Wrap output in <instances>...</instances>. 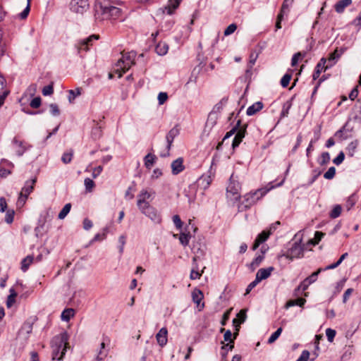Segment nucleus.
<instances>
[{"instance_id": "f257e3e1", "label": "nucleus", "mask_w": 361, "mask_h": 361, "mask_svg": "<svg viewBox=\"0 0 361 361\" xmlns=\"http://www.w3.org/2000/svg\"><path fill=\"white\" fill-rule=\"evenodd\" d=\"M121 13V10L114 6L109 0H96L94 6L95 21L116 19Z\"/></svg>"}, {"instance_id": "f03ea898", "label": "nucleus", "mask_w": 361, "mask_h": 361, "mask_svg": "<svg viewBox=\"0 0 361 361\" xmlns=\"http://www.w3.org/2000/svg\"><path fill=\"white\" fill-rule=\"evenodd\" d=\"M68 335L66 333L55 337L54 344L52 345V359L61 360L63 359L67 348Z\"/></svg>"}, {"instance_id": "7ed1b4c3", "label": "nucleus", "mask_w": 361, "mask_h": 361, "mask_svg": "<svg viewBox=\"0 0 361 361\" xmlns=\"http://www.w3.org/2000/svg\"><path fill=\"white\" fill-rule=\"evenodd\" d=\"M135 54L134 52L123 54L122 57L116 63L115 72L118 73V78H121L133 64H134V58Z\"/></svg>"}, {"instance_id": "20e7f679", "label": "nucleus", "mask_w": 361, "mask_h": 361, "mask_svg": "<svg viewBox=\"0 0 361 361\" xmlns=\"http://www.w3.org/2000/svg\"><path fill=\"white\" fill-rule=\"evenodd\" d=\"M274 186H271L269 189L261 188L255 192H250L244 196V200L242 202L244 204L245 209L250 208L251 206L255 204L258 200L264 197L267 192L273 188Z\"/></svg>"}, {"instance_id": "39448f33", "label": "nucleus", "mask_w": 361, "mask_h": 361, "mask_svg": "<svg viewBox=\"0 0 361 361\" xmlns=\"http://www.w3.org/2000/svg\"><path fill=\"white\" fill-rule=\"evenodd\" d=\"M70 11L78 15H83L90 8L89 0H70Z\"/></svg>"}, {"instance_id": "423d86ee", "label": "nucleus", "mask_w": 361, "mask_h": 361, "mask_svg": "<svg viewBox=\"0 0 361 361\" xmlns=\"http://www.w3.org/2000/svg\"><path fill=\"white\" fill-rule=\"evenodd\" d=\"M241 189L240 183L238 180V177L232 173L229 179V184L227 186V192L234 196V199L238 200L240 199V190Z\"/></svg>"}, {"instance_id": "0eeeda50", "label": "nucleus", "mask_w": 361, "mask_h": 361, "mask_svg": "<svg viewBox=\"0 0 361 361\" xmlns=\"http://www.w3.org/2000/svg\"><path fill=\"white\" fill-rule=\"evenodd\" d=\"M180 134V128L177 124L173 128H171L169 133L166 134V151L164 153H161L160 156L161 157H166L169 156L170 149L172 147L173 142L178 135Z\"/></svg>"}, {"instance_id": "6e6552de", "label": "nucleus", "mask_w": 361, "mask_h": 361, "mask_svg": "<svg viewBox=\"0 0 361 361\" xmlns=\"http://www.w3.org/2000/svg\"><path fill=\"white\" fill-rule=\"evenodd\" d=\"M140 211L149 217L152 221L157 224H159L161 221V217L157 209L151 206L150 204L147 206L139 209Z\"/></svg>"}, {"instance_id": "1a4fd4ad", "label": "nucleus", "mask_w": 361, "mask_h": 361, "mask_svg": "<svg viewBox=\"0 0 361 361\" xmlns=\"http://www.w3.org/2000/svg\"><path fill=\"white\" fill-rule=\"evenodd\" d=\"M247 123L243 125L241 124V123H240L238 130L235 133V135L232 142L233 149L237 148L243 141V139L245 137V135L247 134Z\"/></svg>"}, {"instance_id": "9d476101", "label": "nucleus", "mask_w": 361, "mask_h": 361, "mask_svg": "<svg viewBox=\"0 0 361 361\" xmlns=\"http://www.w3.org/2000/svg\"><path fill=\"white\" fill-rule=\"evenodd\" d=\"M319 272H312V274L307 278H306L300 286L295 290V295H299L300 292H303L307 289L309 286L317 281L318 274Z\"/></svg>"}, {"instance_id": "9b49d317", "label": "nucleus", "mask_w": 361, "mask_h": 361, "mask_svg": "<svg viewBox=\"0 0 361 361\" xmlns=\"http://www.w3.org/2000/svg\"><path fill=\"white\" fill-rule=\"evenodd\" d=\"M152 192H149L147 189H142L137 195V206L138 209H141L149 204L147 200L150 199Z\"/></svg>"}, {"instance_id": "f8f14e48", "label": "nucleus", "mask_w": 361, "mask_h": 361, "mask_svg": "<svg viewBox=\"0 0 361 361\" xmlns=\"http://www.w3.org/2000/svg\"><path fill=\"white\" fill-rule=\"evenodd\" d=\"M12 144L16 145V152L18 157L23 156L26 150L30 147V145L27 146V144L24 141L18 140L16 137L13 138Z\"/></svg>"}, {"instance_id": "ddd939ff", "label": "nucleus", "mask_w": 361, "mask_h": 361, "mask_svg": "<svg viewBox=\"0 0 361 361\" xmlns=\"http://www.w3.org/2000/svg\"><path fill=\"white\" fill-rule=\"evenodd\" d=\"M98 39H99V35H92L90 37L80 40L79 42V47H78L79 51L80 50H84L85 51H88L90 46L92 45V42L94 40H96Z\"/></svg>"}, {"instance_id": "4468645a", "label": "nucleus", "mask_w": 361, "mask_h": 361, "mask_svg": "<svg viewBox=\"0 0 361 361\" xmlns=\"http://www.w3.org/2000/svg\"><path fill=\"white\" fill-rule=\"evenodd\" d=\"M156 339L158 344L161 347H164L166 345L168 341V330L166 328H161L159 332L156 334Z\"/></svg>"}, {"instance_id": "2eb2a0df", "label": "nucleus", "mask_w": 361, "mask_h": 361, "mask_svg": "<svg viewBox=\"0 0 361 361\" xmlns=\"http://www.w3.org/2000/svg\"><path fill=\"white\" fill-rule=\"evenodd\" d=\"M184 169L183 159L181 157L176 159L171 163L172 173L173 175H178L182 172Z\"/></svg>"}, {"instance_id": "dca6fc26", "label": "nucleus", "mask_w": 361, "mask_h": 361, "mask_svg": "<svg viewBox=\"0 0 361 361\" xmlns=\"http://www.w3.org/2000/svg\"><path fill=\"white\" fill-rule=\"evenodd\" d=\"M203 298H204V295L201 290H200L198 289H195L192 292V301L194 302V303H195L197 305V307H199L200 310H202L204 306V303L201 304V301L202 300Z\"/></svg>"}, {"instance_id": "f3484780", "label": "nucleus", "mask_w": 361, "mask_h": 361, "mask_svg": "<svg viewBox=\"0 0 361 361\" xmlns=\"http://www.w3.org/2000/svg\"><path fill=\"white\" fill-rule=\"evenodd\" d=\"M327 60L326 58L322 57L319 63L317 64L313 75H312V79L313 80H316L319 78V75L322 71H324L325 64L326 63Z\"/></svg>"}, {"instance_id": "a211bd4d", "label": "nucleus", "mask_w": 361, "mask_h": 361, "mask_svg": "<svg viewBox=\"0 0 361 361\" xmlns=\"http://www.w3.org/2000/svg\"><path fill=\"white\" fill-rule=\"evenodd\" d=\"M212 181L211 175H202L197 180V185L198 187L206 190Z\"/></svg>"}, {"instance_id": "6ab92c4d", "label": "nucleus", "mask_w": 361, "mask_h": 361, "mask_svg": "<svg viewBox=\"0 0 361 361\" xmlns=\"http://www.w3.org/2000/svg\"><path fill=\"white\" fill-rule=\"evenodd\" d=\"M6 80L4 76L0 75V106L3 104L4 101L8 94V91L6 89Z\"/></svg>"}, {"instance_id": "aec40b11", "label": "nucleus", "mask_w": 361, "mask_h": 361, "mask_svg": "<svg viewBox=\"0 0 361 361\" xmlns=\"http://www.w3.org/2000/svg\"><path fill=\"white\" fill-rule=\"evenodd\" d=\"M37 182V177L32 178L30 180H27L25 183L24 187L22 188V191L23 195L28 196L33 190L34 185Z\"/></svg>"}, {"instance_id": "412c9836", "label": "nucleus", "mask_w": 361, "mask_h": 361, "mask_svg": "<svg viewBox=\"0 0 361 361\" xmlns=\"http://www.w3.org/2000/svg\"><path fill=\"white\" fill-rule=\"evenodd\" d=\"M303 254V249L301 247V245L298 243H295L293 247L289 250V255L291 257H300V256H302Z\"/></svg>"}, {"instance_id": "4be33fe9", "label": "nucleus", "mask_w": 361, "mask_h": 361, "mask_svg": "<svg viewBox=\"0 0 361 361\" xmlns=\"http://www.w3.org/2000/svg\"><path fill=\"white\" fill-rule=\"evenodd\" d=\"M263 106L264 104L262 102H257L247 108L246 114L247 116H252L255 114L257 112L262 110Z\"/></svg>"}, {"instance_id": "5701e85b", "label": "nucleus", "mask_w": 361, "mask_h": 361, "mask_svg": "<svg viewBox=\"0 0 361 361\" xmlns=\"http://www.w3.org/2000/svg\"><path fill=\"white\" fill-rule=\"evenodd\" d=\"M352 4V0H340L334 6L335 10L337 13H341L344 11L345 8Z\"/></svg>"}, {"instance_id": "b1692460", "label": "nucleus", "mask_w": 361, "mask_h": 361, "mask_svg": "<svg viewBox=\"0 0 361 361\" xmlns=\"http://www.w3.org/2000/svg\"><path fill=\"white\" fill-rule=\"evenodd\" d=\"M348 256V253L345 252L344 254H343L341 257L337 260V262L333 263V264H331L328 266H326V267L324 268H319L317 269L316 271H326V270H329V269H335L336 267H337L339 264H341V262L346 258V257Z\"/></svg>"}, {"instance_id": "393cba45", "label": "nucleus", "mask_w": 361, "mask_h": 361, "mask_svg": "<svg viewBox=\"0 0 361 361\" xmlns=\"http://www.w3.org/2000/svg\"><path fill=\"white\" fill-rule=\"evenodd\" d=\"M169 46L165 42H159L155 47V51L159 56H164L167 54Z\"/></svg>"}, {"instance_id": "a878e982", "label": "nucleus", "mask_w": 361, "mask_h": 361, "mask_svg": "<svg viewBox=\"0 0 361 361\" xmlns=\"http://www.w3.org/2000/svg\"><path fill=\"white\" fill-rule=\"evenodd\" d=\"M305 302L306 300L302 298H299L296 300H290L286 302V308H289L295 305L303 307Z\"/></svg>"}, {"instance_id": "bb28decb", "label": "nucleus", "mask_w": 361, "mask_h": 361, "mask_svg": "<svg viewBox=\"0 0 361 361\" xmlns=\"http://www.w3.org/2000/svg\"><path fill=\"white\" fill-rule=\"evenodd\" d=\"M157 159V157L154 154L151 153L147 154L144 158L145 166L147 169H151V167L155 163Z\"/></svg>"}, {"instance_id": "cd10ccee", "label": "nucleus", "mask_w": 361, "mask_h": 361, "mask_svg": "<svg viewBox=\"0 0 361 361\" xmlns=\"http://www.w3.org/2000/svg\"><path fill=\"white\" fill-rule=\"evenodd\" d=\"M75 315V310L72 308L65 309L61 315L63 321L68 322Z\"/></svg>"}, {"instance_id": "c85d7f7f", "label": "nucleus", "mask_w": 361, "mask_h": 361, "mask_svg": "<svg viewBox=\"0 0 361 361\" xmlns=\"http://www.w3.org/2000/svg\"><path fill=\"white\" fill-rule=\"evenodd\" d=\"M264 259V252H262L260 255L257 256L253 261L248 265V267L254 271L255 269H257L259 265L261 264L262 260Z\"/></svg>"}, {"instance_id": "c756f323", "label": "nucleus", "mask_w": 361, "mask_h": 361, "mask_svg": "<svg viewBox=\"0 0 361 361\" xmlns=\"http://www.w3.org/2000/svg\"><path fill=\"white\" fill-rule=\"evenodd\" d=\"M288 11H289V8L283 9V6H281V8L279 13L277 16V20H276V25H275L276 30L281 28V21L283 19L284 15L287 14V13Z\"/></svg>"}, {"instance_id": "7c9ffc66", "label": "nucleus", "mask_w": 361, "mask_h": 361, "mask_svg": "<svg viewBox=\"0 0 361 361\" xmlns=\"http://www.w3.org/2000/svg\"><path fill=\"white\" fill-rule=\"evenodd\" d=\"M73 153L74 152L72 149L65 152L61 157L62 162L65 164L71 163L73 157Z\"/></svg>"}, {"instance_id": "2f4dec72", "label": "nucleus", "mask_w": 361, "mask_h": 361, "mask_svg": "<svg viewBox=\"0 0 361 361\" xmlns=\"http://www.w3.org/2000/svg\"><path fill=\"white\" fill-rule=\"evenodd\" d=\"M292 99H293L288 100L283 104L282 111L281 112V117L288 116L289 110L292 106Z\"/></svg>"}, {"instance_id": "473e14b6", "label": "nucleus", "mask_w": 361, "mask_h": 361, "mask_svg": "<svg viewBox=\"0 0 361 361\" xmlns=\"http://www.w3.org/2000/svg\"><path fill=\"white\" fill-rule=\"evenodd\" d=\"M330 161V154L328 152L322 153L320 157L318 159V163L320 166L326 165Z\"/></svg>"}, {"instance_id": "72a5a7b5", "label": "nucleus", "mask_w": 361, "mask_h": 361, "mask_svg": "<svg viewBox=\"0 0 361 361\" xmlns=\"http://www.w3.org/2000/svg\"><path fill=\"white\" fill-rule=\"evenodd\" d=\"M224 99H221L219 103H217L213 108V110L209 113L208 116V122L212 117L216 114V112L220 111L223 108V102Z\"/></svg>"}, {"instance_id": "f704fd0d", "label": "nucleus", "mask_w": 361, "mask_h": 361, "mask_svg": "<svg viewBox=\"0 0 361 361\" xmlns=\"http://www.w3.org/2000/svg\"><path fill=\"white\" fill-rule=\"evenodd\" d=\"M342 212V207L340 204L334 205V208L329 213V216L331 219H336L338 217Z\"/></svg>"}, {"instance_id": "c9c22d12", "label": "nucleus", "mask_w": 361, "mask_h": 361, "mask_svg": "<svg viewBox=\"0 0 361 361\" xmlns=\"http://www.w3.org/2000/svg\"><path fill=\"white\" fill-rule=\"evenodd\" d=\"M71 209V204L67 203L64 205V207L62 208L61 212L59 214L58 218L59 219H63L67 214L70 212Z\"/></svg>"}, {"instance_id": "e433bc0d", "label": "nucleus", "mask_w": 361, "mask_h": 361, "mask_svg": "<svg viewBox=\"0 0 361 361\" xmlns=\"http://www.w3.org/2000/svg\"><path fill=\"white\" fill-rule=\"evenodd\" d=\"M109 231V228L107 227L104 228L102 233H97L94 237L90 241V243H92L96 241L102 240L106 238V233Z\"/></svg>"}, {"instance_id": "4c0bfd02", "label": "nucleus", "mask_w": 361, "mask_h": 361, "mask_svg": "<svg viewBox=\"0 0 361 361\" xmlns=\"http://www.w3.org/2000/svg\"><path fill=\"white\" fill-rule=\"evenodd\" d=\"M240 123V119L237 121L236 124L228 132L226 133L223 138V142H224L226 140L228 139L230 137H231L235 133V132L238 130V128Z\"/></svg>"}, {"instance_id": "58836bf2", "label": "nucleus", "mask_w": 361, "mask_h": 361, "mask_svg": "<svg viewBox=\"0 0 361 361\" xmlns=\"http://www.w3.org/2000/svg\"><path fill=\"white\" fill-rule=\"evenodd\" d=\"M33 262V257L28 255L21 261V269L26 270Z\"/></svg>"}, {"instance_id": "ea45409f", "label": "nucleus", "mask_w": 361, "mask_h": 361, "mask_svg": "<svg viewBox=\"0 0 361 361\" xmlns=\"http://www.w3.org/2000/svg\"><path fill=\"white\" fill-rule=\"evenodd\" d=\"M190 238H191V235L190 234V232H188V233H180V236H179L180 243L183 246H186L188 245L189 240Z\"/></svg>"}, {"instance_id": "a19ab883", "label": "nucleus", "mask_w": 361, "mask_h": 361, "mask_svg": "<svg viewBox=\"0 0 361 361\" xmlns=\"http://www.w3.org/2000/svg\"><path fill=\"white\" fill-rule=\"evenodd\" d=\"M357 144H358V142L357 140L352 141L350 143L348 144L346 149L348 151V154L350 157H353L355 149L357 147Z\"/></svg>"}, {"instance_id": "79ce46f5", "label": "nucleus", "mask_w": 361, "mask_h": 361, "mask_svg": "<svg viewBox=\"0 0 361 361\" xmlns=\"http://www.w3.org/2000/svg\"><path fill=\"white\" fill-rule=\"evenodd\" d=\"M68 101L71 103L77 96H79L81 94V89L76 88L75 90H70L68 91Z\"/></svg>"}, {"instance_id": "37998d69", "label": "nucleus", "mask_w": 361, "mask_h": 361, "mask_svg": "<svg viewBox=\"0 0 361 361\" xmlns=\"http://www.w3.org/2000/svg\"><path fill=\"white\" fill-rule=\"evenodd\" d=\"M271 272H257L255 281L258 284L264 279H267L271 276Z\"/></svg>"}, {"instance_id": "c03bdc74", "label": "nucleus", "mask_w": 361, "mask_h": 361, "mask_svg": "<svg viewBox=\"0 0 361 361\" xmlns=\"http://www.w3.org/2000/svg\"><path fill=\"white\" fill-rule=\"evenodd\" d=\"M178 5L179 1L178 0L170 1V4L167 7H166L167 9V13L171 15L173 12V10H175L178 6Z\"/></svg>"}, {"instance_id": "a18cd8bd", "label": "nucleus", "mask_w": 361, "mask_h": 361, "mask_svg": "<svg viewBox=\"0 0 361 361\" xmlns=\"http://www.w3.org/2000/svg\"><path fill=\"white\" fill-rule=\"evenodd\" d=\"M84 184H85V190L87 192H92L93 188L95 187V183L94 182L89 178H86L84 180Z\"/></svg>"}, {"instance_id": "49530a36", "label": "nucleus", "mask_w": 361, "mask_h": 361, "mask_svg": "<svg viewBox=\"0 0 361 361\" xmlns=\"http://www.w3.org/2000/svg\"><path fill=\"white\" fill-rule=\"evenodd\" d=\"M283 329L281 327H279L274 333H273L269 338L268 339V343H273L275 342L278 338L280 336Z\"/></svg>"}, {"instance_id": "de8ad7c7", "label": "nucleus", "mask_w": 361, "mask_h": 361, "mask_svg": "<svg viewBox=\"0 0 361 361\" xmlns=\"http://www.w3.org/2000/svg\"><path fill=\"white\" fill-rule=\"evenodd\" d=\"M100 350L98 353L96 357L97 361H102L104 358L106 357L107 355V353H104L102 351V350L105 348V343L104 341L100 344Z\"/></svg>"}, {"instance_id": "09e8293b", "label": "nucleus", "mask_w": 361, "mask_h": 361, "mask_svg": "<svg viewBox=\"0 0 361 361\" xmlns=\"http://www.w3.org/2000/svg\"><path fill=\"white\" fill-rule=\"evenodd\" d=\"M336 174V169L334 166L330 167L328 171L324 174V178L327 180L334 178Z\"/></svg>"}, {"instance_id": "8fccbe9b", "label": "nucleus", "mask_w": 361, "mask_h": 361, "mask_svg": "<svg viewBox=\"0 0 361 361\" xmlns=\"http://www.w3.org/2000/svg\"><path fill=\"white\" fill-rule=\"evenodd\" d=\"M292 78V75L291 74H289V73H286L281 78V85L283 87H286L289 82H290V80Z\"/></svg>"}, {"instance_id": "3c124183", "label": "nucleus", "mask_w": 361, "mask_h": 361, "mask_svg": "<svg viewBox=\"0 0 361 361\" xmlns=\"http://www.w3.org/2000/svg\"><path fill=\"white\" fill-rule=\"evenodd\" d=\"M220 331L221 332L225 331L224 335V339L225 341H228L229 343H233L234 342L233 340L231 338L232 333H231V330L226 331L224 328H221Z\"/></svg>"}, {"instance_id": "603ef678", "label": "nucleus", "mask_w": 361, "mask_h": 361, "mask_svg": "<svg viewBox=\"0 0 361 361\" xmlns=\"http://www.w3.org/2000/svg\"><path fill=\"white\" fill-rule=\"evenodd\" d=\"M269 237V233H267V231L264 230L257 236L256 239H257L259 241V243H263L268 239Z\"/></svg>"}, {"instance_id": "864d4df0", "label": "nucleus", "mask_w": 361, "mask_h": 361, "mask_svg": "<svg viewBox=\"0 0 361 361\" xmlns=\"http://www.w3.org/2000/svg\"><path fill=\"white\" fill-rule=\"evenodd\" d=\"M50 113L54 116H58L60 115V109L56 104H51L49 105Z\"/></svg>"}, {"instance_id": "5fc2aeb1", "label": "nucleus", "mask_w": 361, "mask_h": 361, "mask_svg": "<svg viewBox=\"0 0 361 361\" xmlns=\"http://www.w3.org/2000/svg\"><path fill=\"white\" fill-rule=\"evenodd\" d=\"M30 0H27V6L25 7V8L18 14V17L20 18V19H25L29 13H30Z\"/></svg>"}, {"instance_id": "6e6d98bb", "label": "nucleus", "mask_w": 361, "mask_h": 361, "mask_svg": "<svg viewBox=\"0 0 361 361\" xmlns=\"http://www.w3.org/2000/svg\"><path fill=\"white\" fill-rule=\"evenodd\" d=\"M42 94L44 96L51 95L54 92V86L53 84H50L49 85L44 86L42 89Z\"/></svg>"}, {"instance_id": "4d7b16f0", "label": "nucleus", "mask_w": 361, "mask_h": 361, "mask_svg": "<svg viewBox=\"0 0 361 361\" xmlns=\"http://www.w3.org/2000/svg\"><path fill=\"white\" fill-rule=\"evenodd\" d=\"M237 29V25L235 23L229 25L224 30V35L228 36L233 34Z\"/></svg>"}, {"instance_id": "13d9d810", "label": "nucleus", "mask_w": 361, "mask_h": 361, "mask_svg": "<svg viewBox=\"0 0 361 361\" xmlns=\"http://www.w3.org/2000/svg\"><path fill=\"white\" fill-rule=\"evenodd\" d=\"M336 334V332L334 329L329 328L326 330V336L329 342H332L334 341Z\"/></svg>"}, {"instance_id": "bf43d9fd", "label": "nucleus", "mask_w": 361, "mask_h": 361, "mask_svg": "<svg viewBox=\"0 0 361 361\" xmlns=\"http://www.w3.org/2000/svg\"><path fill=\"white\" fill-rule=\"evenodd\" d=\"M14 214V210H8L6 214L5 221L8 224H11L13 221Z\"/></svg>"}, {"instance_id": "052dcab7", "label": "nucleus", "mask_w": 361, "mask_h": 361, "mask_svg": "<svg viewBox=\"0 0 361 361\" xmlns=\"http://www.w3.org/2000/svg\"><path fill=\"white\" fill-rule=\"evenodd\" d=\"M173 221L175 224L176 227L178 230H181L183 227V221H181L180 216L178 215H174L173 216Z\"/></svg>"}, {"instance_id": "680f3d73", "label": "nucleus", "mask_w": 361, "mask_h": 361, "mask_svg": "<svg viewBox=\"0 0 361 361\" xmlns=\"http://www.w3.org/2000/svg\"><path fill=\"white\" fill-rule=\"evenodd\" d=\"M344 159H345V154H344L343 152L341 151L338 153L337 157L334 159L333 162H334V164H335L336 165L338 166L343 161Z\"/></svg>"}, {"instance_id": "e2e57ef3", "label": "nucleus", "mask_w": 361, "mask_h": 361, "mask_svg": "<svg viewBox=\"0 0 361 361\" xmlns=\"http://www.w3.org/2000/svg\"><path fill=\"white\" fill-rule=\"evenodd\" d=\"M132 185H133L132 186L128 187V188L126 190V194H125V197L126 198L128 197L129 200H132L134 197V195L131 193V190H135V182L133 181Z\"/></svg>"}, {"instance_id": "0e129e2a", "label": "nucleus", "mask_w": 361, "mask_h": 361, "mask_svg": "<svg viewBox=\"0 0 361 361\" xmlns=\"http://www.w3.org/2000/svg\"><path fill=\"white\" fill-rule=\"evenodd\" d=\"M258 58V53L252 51L250 54V60L247 66H253Z\"/></svg>"}, {"instance_id": "69168bd1", "label": "nucleus", "mask_w": 361, "mask_h": 361, "mask_svg": "<svg viewBox=\"0 0 361 361\" xmlns=\"http://www.w3.org/2000/svg\"><path fill=\"white\" fill-rule=\"evenodd\" d=\"M168 99V94L166 92H159L158 94V102L159 104H164Z\"/></svg>"}, {"instance_id": "338daca9", "label": "nucleus", "mask_w": 361, "mask_h": 361, "mask_svg": "<svg viewBox=\"0 0 361 361\" xmlns=\"http://www.w3.org/2000/svg\"><path fill=\"white\" fill-rule=\"evenodd\" d=\"M30 106L34 109H37L41 105V98L39 97H35L32 99L30 104Z\"/></svg>"}, {"instance_id": "774afa93", "label": "nucleus", "mask_w": 361, "mask_h": 361, "mask_svg": "<svg viewBox=\"0 0 361 361\" xmlns=\"http://www.w3.org/2000/svg\"><path fill=\"white\" fill-rule=\"evenodd\" d=\"M310 357V352L308 350H303L296 361H307Z\"/></svg>"}]
</instances>
